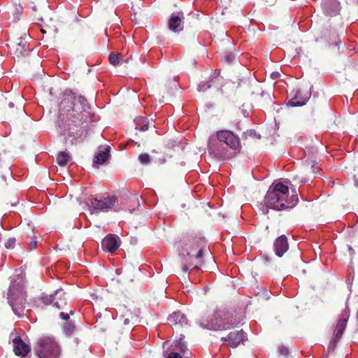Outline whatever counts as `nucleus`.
<instances>
[{
	"label": "nucleus",
	"mask_w": 358,
	"mask_h": 358,
	"mask_svg": "<svg viewBox=\"0 0 358 358\" xmlns=\"http://www.w3.org/2000/svg\"><path fill=\"white\" fill-rule=\"evenodd\" d=\"M90 107L86 98L71 90H65L59 96L58 118L64 126L74 124L76 127H85L91 121Z\"/></svg>",
	"instance_id": "1"
},
{
	"label": "nucleus",
	"mask_w": 358,
	"mask_h": 358,
	"mask_svg": "<svg viewBox=\"0 0 358 358\" xmlns=\"http://www.w3.org/2000/svg\"><path fill=\"white\" fill-rule=\"evenodd\" d=\"M298 201L296 192L289 196L288 186L282 182L270 186L264 198L266 207L275 210L290 209L296 205Z\"/></svg>",
	"instance_id": "2"
},
{
	"label": "nucleus",
	"mask_w": 358,
	"mask_h": 358,
	"mask_svg": "<svg viewBox=\"0 0 358 358\" xmlns=\"http://www.w3.org/2000/svg\"><path fill=\"white\" fill-rule=\"evenodd\" d=\"M39 300L45 305H52L59 312V317L65 321L69 320L70 315L75 314L73 310L69 309L66 292L62 288L55 290L52 294H41Z\"/></svg>",
	"instance_id": "3"
},
{
	"label": "nucleus",
	"mask_w": 358,
	"mask_h": 358,
	"mask_svg": "<svg viewBox=\"0 0 358 358\" xmlns=\"http://www.w3.org/2000/svg\"><path fill=\"white\" fill-rule=\"evenodd\" d=\"M34 353L38 358H59L61 348L55 338L43 336L37 340Z\"/></svg>",
	"instance_id": "4"
},
{
	"label": "nucleus",
	"mask_w": 358,
	"mask_h": 358,
	"mask_svg": "<svg viewBox=\"0 0 358 358\" xmlns=\"http://www.w3.org/2000/svg\"><path fill=\"white\" fill-rule=\"evenodd\" d=\"M8 299L16 315L21 317L24 315L26 299L25 292L22 286L18 284L10 285L8 289Z\"/></svg>",
	"instance_id": "5"
},
{
	"label": "nucleus",
	"mask_w": 358,
	"mask_h": 358,
	"mask_svg": "<svg viewBox=\"0 0 358 358\" xmlns=\"http://www.w3.org/2000/svg\"><path fill=\"white\" fill-rule=\"evenodd\" d=\"M185 250L188 256L195 257L196 259L201 260L203 253L209 251V248L203 237L192 236L185 243Z\"/></svg>",
	"instance_id": "6"
},
{
	"label": "nucleus",
	"mask_w": 358,
	"mask_h": 358,
	"mask_svg": "<svg viewBox=\"0 0 358 358\" xmlns=\"http://www.w3.org/2000/svg\"><path fill=\"white\" fill-rule=\"evenodd\" d=\"M232 323L224 322L217 312L208 314L201 325L210 330L222 331L230 329Z\"/></svg>",
	"instance_id": "7"
},
{
	"label": "nucleus",
	"mask_w": 358,
	"mask_h": 358,
	"mask_svg": "<svg viewBox=\"0 0 358 358\" xmlns=\"http://www.w3.org/2000/svg\"><path fill=\"white\" fill-rule=\"evenodd\" d=\"M217 139L220 142L226 143L230 148L234 150H240L241 141L238 136L229 130H221L217 132Z\"/></svg>",
	"instance_id": "8"
},
{
	"label": "nucleus",
	"mask_w": 358,
	"mask_h": 358,
	"mask_svg": "<svg viewBox=\"0 0 358 358\" xmlns=\"http://www.w3.org/2000/svg\"><path fill=\"white\" fill-rule=\"evenodd\" d=\"M350 317V308L346 307L341 314V317L335 329L334 338L333 339V345L335 347L343 336L346 328L347 322Z\"/></svg>",
	"instance_id": "9"
},
{
	"label": "nucleus",
	"mask_w": 358,
	"mask_h": 358,
	"mask_svg": "<svg viewBox=\"0 0 358 358\" xmlns=\"http://www.w3.org/2000/svg\"><path fill=\"white\" fill-rule=\"evenodd\" d=\"M116 201L117 198L115 196H108L103 199L94 198L91 200V206L96 213L108 211L114 206Z\"/></svg>",
	"instance_id": "10"
},
{
	"label": "nucleus",
	"mask_w": 358,
	"mask_h": 358,
	"mask_svg": "<svg viewBox=\"0 0 358 358\" xmlns=\"http://www.w3.org/2000/svg\"><path fill=\"white\" fill-rule=\"evenodd\" d=\"M291 99L287 101V106H302L306 104L310 96V93L306 92L304 93L302 90H293L290 93Z\"/></svg>",
	"instance_id": "11"
},
{
	"label": "nucleus",
	"mask_w": 358,
	"mask_h": 358,
	"mask_svg": "<svg viewBox=\"0 0 358 358\" xmlns=\"http://www.w3.org/2000/svg\"><path fill=\"white\" fill-rule=\"evenodd\" d=\"M122 315L120 316V322L124 329L129 330L136 322L137 315L131 312L130 310L124 307L121 310Z\"/></svg>",
	"instance_id": "12"
},
{
	"label": "nucleus",
	"mask_w": 358,
	"mask_h": 358,
	"mask_svg": "<svg viewBox=\"0 0 358 358\" xmlns=\"http://www.w3.org/2000/svg\"><path fill=\"white\" fill-rule=\"evenodd\" d=\"M13 352L15 355L26 357L31 351L30 346L22 340L20 336H15L12 339Z\"/></svg>",
	"instance_id": "13"
},
{
	"label": "nucleus",
	"mask_w": 358,
	"mask_h": 358,
	"mask_svg": "<svg viewBox=\"0 0 358 358\" xmlns=\"http://www.w3.org/2000/svg\"><path fill=\"white\" fill-rule=\"evenodd\" d=\"M322 8L327 16L334 17L340 14L341 6L338 0H322Z\"/></svg>",
	"instance_id": "14"
},
{
	"label": "nucleus",
	"mask_w": 358,
	"mask_h": 358,
	"mask_svg": "<svg viewBox=\"0 0 358 358\" xmlns=\"http://www.w3.org/2000/svg\"><path fill=\"white\" fill-rule=\"evenodd\" d=\"M246 338V334L241 329L230 332L227 338H222V340L227 341L231 348H236L243 343Z\"/></svg>",
	"instance_id": "15"
},
{
	"label": "nucleus",
	"mask_w": 358,
	"mask_h": 358,
	"mask_svg": "<svg viewBox=\"0 0 358 358\" xmlns=\"http://www.w3.org/2000/svg\"><path fill=\"white\" fill-rule=\"evenodd\" d=\"M273 249L278 257H282L288 250L289 244L287 238L285 235H282L276 238L273 243Z\"/></svg>",
	"instance_id": "16"
},
{
	"label": "nucleus",
	"mask_w": 358,
	"mask_h": 358,
	"mask_svg": "<svg viewBox=\"0 0 358 358\" xmlns=\"http://www.w3.org/2000/svg\"><path fill=\"white\" fill-rule=\"evenodd\" d=\"M168 322L171 326L180 327L187 324V319L181 312L177 311L173 313L169 316Z\"/></svg>",
	"instance_id": "17"
},
{
	"label": "nucleus",
	"mask_w": 358,
	"mask_h": 358,
	"mask_svg": "<svg viewBox=\"0 0 358 358\" xmlns=\"http://www.w3.org/2000/svg\"><path fill=\"white\" fill-rule=\"evenodd\" d=\"M117 238V237L114 235H108L106 236L101 243L103 250L109 252H115L119 248Z\"/></svg>",
	"instance_id": "18"
},
{
	"label": "nucleus",
	"mask_w": 358,
	"mask_h": 358,
	"mask_svg": "<svg viewBox=\"0 0 358 358\" xmlns=\"http://www.w3.org/2000/svg\"><path fill=\"white\" fill-rule=\"evenodd\" d=\"M29 53V49L27 47V42L20 38V41L15 45L13 54L17 58L20 59L23 57L28 56Z\"/></svg>",
	"instance_id": "19"
},
{
	"label": "nucleus",
	"mask_w": 358,
	"mask_h": 358,
	"mask_svg": "<svg viewBox=\"0 0 358 358\" xmlns=\"http://www.w3.org/2000/svg\"><path fill=\"white\" fill-rule=\"evenodd\" d=\"M110 153V147L107 146L104 148L103 150H100L99 153H97L94 159V164H102L108 160Z\"/></svg>",
	"instance_id": "20"
},
{
	"label": "nucleus",
	"mask_w": 358,
	"mask_h": 358,
	"mask_svg": "<svg viewBox=\"0 0 358 358\" xmlns=\"http://www.w3.org/2000/svg\"><path fill=\"white\" fill-rule=\"evenodd\" d=\"M70 159V155L64 151L59 152L57 156V163L60 166H64Z\"/></svg>",
	"instance_id": "21"
},
{
	"label": "nucleus",
	"mask_w": 358,
	"mask_h": 358,
	"mask_svg": "<svg viewBox=\"0 0 358 358\" xmlns=\"http://www.w3.org/2000/svg\"><path fill=\"white\" fill-rule=\"evenodd\" d=\"M120 56H121L120 54L115 55L113 53H110L108 56V59L110 63L113 65L116 66L117 64H123L124 63H127L129 61V59H120Z\"/></svg>",
	"instance_id": "22"
},
{
	"label": "nucleus",
	"mask_w": 358,
	"mask_h": 358,
	"mask_svg": "<svg viewBox=\"0 0 358 358\" xmlns=\"http://www.w3.org/2000/svg\"><path fill=\"white\" fill-rule=\"evenodd\" d=\"M243 140H248L249 138L252 139H260L261 136L259 134H257L256 131L253 129L247 130L246 131L243 132L242 135Z\"/></svg>",
	"instance_id": "23"
},
{
	"label": "nucleus",
	"mask_w": 358,
	"mask_h": 358,
	"mask_svg": "<svg viewBox=\"0 0 358 358\" xmlns=\"http://www.w3.org/2000/svg\"><path fill=\"white\" fill-rule=\"evenodd\" d=\"M34 20L43 22L45 20H52V18L50 17L48 11L44 10L39 14L35 13L34 15Z\"/></svg>",
	"instance_id": "24"
},
{
	"label": "nucleus",
	"mask_w": 358,
	"mask_h": 358,
	"mask_svg": "<svg viewBox=\"0 0 358 358\" xmlns=\"http://www.w3.org/2000/svg\"><path fill=\"white\" fill-rule=\"evenodd\" d=\"M236 55L233 52H227L222 57V61L226 64L231 65L235 60Z\"/></svg>",
	"instance_id": "25"
},
{
	"label": "nucleus",
	"mask_w": 358,
	"mask_h": 358,
	"mask_svg": "<svg viewBox=\"0 0 358 358\" xmlns=\"http://www.w3.org/2000/svg\"><path fill=\"white\" fill-rule=\"evenodd\" d=\"M184 20L183 13L178 11L173 13L168 22H180Z\"/></svg>",
	"instance_id": "26"
},
{
	"label": "nucleus",
	"mask_w": 358,
	"mask_h": 358,
	"mask_svg": "<svg viewBox=\"0 0 358 358\" xmlns=\"http://www.w3.org/2000/svg\"><path fill=\"white\" fill-rule=\"evenodd\" d=\"M167 29L173 33H178L184 29L183 24H167Z\"/></svg>",
	"instance_id": "27"
},
{
	"label": "nucleus",
	"mask_w": 358,
	"mask_h": 358,
	"mask_svg": "<svg viewBox=\"0 0 358 358\" xmlns=\"http://www.w3.org/2000/svg\"><path fill=\"white\" fill-rule=\"evenodd\" d=\"M138 160L141 164H147L150 161V157L147 153H143L138 156Z\"/></svg>",
	"instance_id": "28"
},
{
	"label": "nucleus",
	"mask_w": 358,
	"mask_h": 358,
	"mask_svg": "<svg viewBox=\"0 0 358 358\" xmlns=\"http://www.w3.org/2000/svg\"><path fill=\"white\" fill-rule=\"evenodd\" d=\"M15 238H10L4 243V246L7 249H13L15 246Z\"/></svg>",
	"instance_id": "29"
},
{
	"label": "nucleus",
	"mask_w": 358,
	"mask_h": 358,
	"mask_svg": "<svg viewBox=\"0 0 358 358\" xmlns=\"http://www.w3.org/2000/svg\"><path fill=\"white\" fill-rule=\"evenodd\" d=\"M75 329V325L71 322H67L64 327V331L68 334H71Z\"/></svg>",
	"instance_id": "30"
},
{
	"label": "nucleus",
	"mask_w": 358,
	"mask_h": 358,
	"mask_svg": "<svg viewBox=\"0 0 358 358\" xmlns=\"http://www.w3.org/2000/svg\"><path fill=\"white\" fill-rule=\"evenodd\" d=\"M309 165H310V167L309 169L310 172L314 174L315 176L317 175V173H319L320 168L315 167L314 164H312V163H309L307 166H309Z\"/></svg>",
	"instance_id": "31"
},
{
	"label": "nucleus",
	"mask_w": 358,
	"mask_h": 358,
	"mask_svg": "<svg viewBox=\"0 0 358 358\" xmlns=\"http://www.w3.org/2000/svg\"><path fill=\"white\" fill-rule=\"evenodd\" d=\"M139 127V130L141 131H145L149 129V123L145 120H143V124Z\"/></svg>",
	"instance_id": "32"
},
{
	"label": "nucleus",
	"mask_w": 358,
	"mask_h": 358,
	"mask_svg": "<svg viewBox=\"0 0 358 358\" xmlns=\"http://www.w3.org/2000/svg\"><path fill=\"white\" fill-rule=\"evenodd\" d=\"M23 6L19 3L18 4L15 3V14L17 15L22 13L23 11Z\"/></svg>",
	"instance_id": "33"
},
{
	"label": "nucleus",
	"mask_w": 358,
	"mask_h": 358,
	"mask_svg": "<svg viewBox=\"0 0 358 358\" xmlns=\"http://www.w3.org/2000/svg\"><path fill=\"white\" fill-rule=\"evenodd\" d=\"M278 350H279L280 354L285 357H287L289 354L288 349L284 346L280 347Z\"/></svg>",
	"instance_id": "34"
},
{
	"label": "nucleus",
	"mask_w": 358,
	"mask_h": 358,
	"mask_svg": "<svg viewBox=\"0 0 358 358\" xmlns=\"http://www.w3.org/2000/svg\"><path fill=\"white\" fill-rule=\"evenodd\" d=\"M210 87V85H208L207 83H200L199 85V91L205 92L208 88Z\"/></svg>",
	"instance_id": "35"
},
{
	"label": "nucleus",
	"mask_w": 358,
	"mask_h": 358,
	"mask_svg": "<svg viewBox=\"0 0 358 358\" xmlns=\"http://www.w3.org/2000/svg\"><path fill=\"white\" fill-rule=\"evenodd\" d=\"M36 245H37V241L36 240V238L34 237V239H32L30 243H29V247L30 248V250H34L35 248H36Z\"/></svg>",
	"instance_id": "36"
},
{
	"label": "nucleus",
	"mask_w": 358,
	"mask_h": 358,
	"mask_svg": "<svg viewBox=\"0 0 358 358\" xmlns=\"http://www.w3.org/2000/svg\"><path fill=\"white\" fill-rule=\"evenodd\" d=\"M167 358H182L181 357V355L178 353V352H171L169 355H168V357Z\"/></svg>",
	"instance_id": "37"
},
{
	"label": "nucleus",
	"mask_w": 358,
	"mask_h": 358,
	"mask_svg": "<svg viewBox=\"0 0 358 358\" xmlns=\"http://www.w3.org/2000/svg\"><path fill=\"white\" fill-rule=\"evenodd\" d=\"M178 347L180 349V350L182 352H185L186 349H187V347L186 345L182 343L181 341H180L178 343Z\"/></svg>",
	"instance_id": "38"
},
{
	"label": "nucleus",
	"mask_w": 358,
	"mask_h": 358,
	"mask_svg": "<svg viewBox=\"0 0 358 358\" xmlns=\"http://www.w3.org/2000/svg\"><path fill=\"white\" fill-rule=\"evenodd\" d=\"M271 76L273 79H277L278 78H280V74L278 73V72H273L271 74Z\"/></svg>",
	"instance_id": "39"
},
{
	"label": "nucleus",
	"mask_w": 358,
	"mask_h": 358,
	"mask_svg": "<svg viewBox=\"0 0 358 358\" xmlns=\"http://www.w3.org/2000/svg\"><path fill=\"white\" fill-rule=\"evenodd\" d=\"M342 15H344V17H341V20H350L349 13L346 14V13H345V12H343Z\"/></svg>",
	"instance_id": "40"
},
{
	"label": "nucleus",
	"mask_w": 358,
	"mask_h": 358,
	"mask_svg": "<svg viewBox=\"0 0 358 358\" xmlns=\"http://www.w3.org/2000/svg\"><path fill=\"white\" fill-rule=\"evenodd\" d=\"M199 16H200V15L199 13H193L192 14L193 20H200L201 18L199 17Z\"/></svg>",
	"instance_id": "41"
},
{
	"label": "nucleus",
	"mask_w": 358,
	"mask_h": 358,
	"mask_svg": "<svg viewBox=\"0 0 358 358\" xmlns=\"http://www.w3.org/2000/svg\"><path fill=\"white\" fill-rule=\"evenodd\" d=\"M182 270H183V271H184L185 273H186V272L189 270V266H187V265H184V266H182Z\"/></svg>",
	"instance_id": "42"
},
{
	"label": "nucleus",
	"mask_w": 358,
	"mask_h": 358,
	"mask_svg": "<svg viewBox=\"0 0 358 358\" xmlns=\"http://www.w3.org/2000/svg\"><path fill=\"white\" fill-rule=\"evenodd\" d=\"M348 248L351 254L355 253V250H353V248L351 246H348Z\"/></svg>",
	"instance_id": "43"
},
{
	"label": "nucleus",
	"mask_w": 358,
	"mask_h": 358,
	"mask_svg": "<svg viewBox=\"0 0 358 358\" xmlns=\"http://www.w3.org/2000/svg\"><path fill=\"white\" fill-rule=\"evenodd\" d=\"M8 106H9V107H10V108H13V107L14 106V103H12V102H10V103H8Z\"/></svg>",
	"instance_id": "44"
},
{
	"label": "nucleus",
	"mask_w": 358,
	"mask_h": 358,
	"mask_svg": "<svg viewBox=\"0 0 358 358\" xmlns=\"http://www.w3.org/2000/svg\"><path fill=\"white\" fill-rule=\"evenodd\" d=\"M73 131H69V136H73Z\"/></svg>",
	"instance_id": "45"
},
{
	"label": "nucleus",
	"mask_w": 358,
	"mask_h": 358,
	"mask_svg": "<svg viewBox=\"0 0 358 358\" xmlns=\"http://www.w3.org/2000/svg\"><path fill=\"white\" fill-rule=\"evenodd\" d=\"M41 31H42L43 33H45V31L43 28H41Z\"/></svg>",
	"instance_id": "46"
},
{
	"label": "nucleus",
	"mask_w": 358,
	"mask_h": 358,
	"mask_svg": "<svg viewBox=\"0 0 358 358\" xmlns=\"http://www.w3.org/2000/svg\"><path fill=\"white\" fill-rule=\"evenodd\" d=\"M252 24H249V25H248V29L250 28V27H251V25H252Z\"/></svg>",
	"instance_id": "47"
},
{
	"label": "nucleus",
	"mask_w": 358,
	"mask_h": 358,
	"mask_svg": "<svg viewBox=\"0 0 358 358\" xmlns=\"http://www.w3.org/2000/svg\"><path fill=\"white\" fill-rule=\"evenodd\" d=\"M24 111V109L23 108H21V113H22Z\"/></svg>",
	"instance_id": "48"
},
{
	"label": "nucleus",
	"mask_w": 358,
	"mask_h": 358,
	"mask_svg": "<svg viewBox=\"0 0 358 358\" xmlns=\"http://www.w3.org/2000/svg\"><path fill=\"white\" fill-rule=\"evenodd\" d=\"M33 10H34V11H36V8H35V7H34V8H33Z\"/></svg>",
	"instance_id": "49"
},
{
	"label": "nucleus",
	"mask_w": 358,
	"mask_h": 358,
	"mask_svg": "<svg viewBox=\"0 0 358 358\" xmlns=\"http://www.w3.org/2000/svg\"><path fill=\"white\" fill-rule=\"evenodd\" d=\"M152 152H157V151H155V150H153Z\"/></svg>",
	"instance_id": "50"
},
{
	"label": "nucleus",
	"mask_w": 358,
	"mask_h": 358,
	"mask_svg": "<svg viewBox=\"0 0 358 358\" xmlns=\"http://www.w3.org/2000/svg\"><path fill=\"white\" fill-rule=\"evenodd\" d=\"M357 51H358V44H357Z\"/></svg>",
	"instance_id": "51"
}]
</instances>
